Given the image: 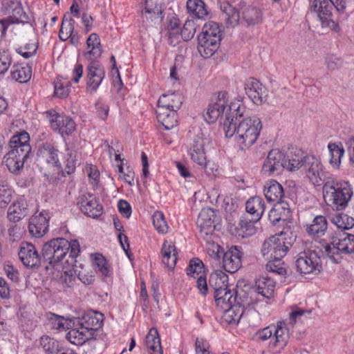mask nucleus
<instances>
[{"label":"nucleus","instance_id":"1","mask_svg":"<svg viewBox=\"0 0 354 354\" xmlns=\"http://www.w3.org/2000/svg\"><path fill=\"white\" fill-rule=\"evenodd\" d=\"M236 115L231 123L224 124V132L227 138L234 140L242 150L249 149L258 140L262 129V123L257 116Z\"/></svg>","mask_w":354,"mask_h":354},{"label":"nucleus","instance_id":"2","mask_svg":"<svg viewBox=\"0 0 354 354\" xmlns=\"http://www.w3.org/2000/svg\"><path fill=\"white\" fill-rule=\"evenodd\" d=\"M245 109L241 101L235 100L230 102L228 93L221 91L218 93L215 101L209 104L203 117L208 123L219 120L224 129V124L231 123L235 116L241 115Z\"/></svg>","mask_w":354,"mask_h":354},{"label":"nucleus","instance_id":"3","mask_svg":"<svg viewBox=\"0 0 354 354\" xmlns=\"http://www.w3.org/2000/svg\"><path fill=\"white\" fill-rule=\"evenodd\" d=\"M353 194L351 185L346 180L331 179L323 186V197L326 204L333 210L345 209Z\"/></svg>","mask_w":354,"mask_h":354},{"label":"nucleus","instance_id":"4","mask_svg":"<svg viewBox=\"0 0 354 354\" xmlns=\"http://www.w3.org/2000/svg\"><path fill=\"white\" fill-rule=\"evenodd\" d=\"M80 252L79 242L77 240H68L63 238L52 239L44 245L42 254L44 258L54 267L60 262L67 254L69 257L76 258Z\"/></svg>","mask_w":354,"mask_h":354},{"label":"nucleus","instance_id":"5","mask_svg":"<svg viewBox=\"0 0 354 354\" xmlns=\"http://www.w3.org/2000/svg\"><path fill=\"white\" fill-rule=\"evenodd\" d=\"M256 336L262 341L270 339L269 350L273 353H279L289 341V328L285 322H278L275 325H270L258 330Z\"/></svg>","mask_w":354,"mask_h":354},{"label":"nucleus","instance_id":"6","mask_svg":"<svg viewBox=\"0 0 354 354\" xmlns=\"http://www.w3.org/2000/svg\"><path fill=\"white\" fill-rule=\"evenodd\" d=\"M221 30L218 24L208 21L203 26L198 35V50L204 58L212 57L219 47Z\"/></svg>","mask_w":354,"mask_h":354},{"label":"nucleus","instance_id":"7","mask_svg":"<svg viewBox=\"0 0 354 354\" xmlns=\"http://www.w3.org/2000/svg\"><path fill=\"white\" fill-rule=\"evenodd\" d=\"M2 10L9 15L3 19H0V33L1 37H5L7 30H15V25L26 24L28 22V17L24 11L20 1L16 0H5L2 2Z\"/></svg>","mask_w":354,"mask_h":354},{"label":"nucleus","instance_id":"8","mask_svg":"<svg viewBox=\"0 0 354 354\" xmlns=\"http://www.w3.org/2000/svg\"><path fill=\"white\" fill-rule=\"evenodd\" d=\"M37 162L46 177H53L62 171L59 151L48 143L43 144L37 151Z\"/></svg>","mask_w":354,"mask_h":354},{"label":"nucleus","instance_id":"9","mask_svg":"<svg viewBox=\"0 0 354 354\" xmlns=\"http://www.w3.org/2000/svg\"><path fill=\"white\" fill-rule=\"evenodd\" d=\"M290 246V243L286 242L283 234L270 236L263 242L261 252L266 261L281 260L284 257Z\"/></svg>","mask_w":354,"mask_h":354},{"label":"nucleus","instance_id":"10","mask_svg":"<svg viewBox=\"0 0 354 354\" xmlns=\"http://www.w3.org/2000/svg\"><path fill=\"white\" fill-rule=\"evenodd\" d=\"M295 266L301 274H318L322 269V263L316 251L306 250L297 254Z\"/></svg>","mask_w":354,"mask_h":354},{"label":"nucleus","instance_id":"11","mask_svg":"<svg viewBox=\"0 0 354 354\" xmlns=\"http://www.w3.org/2000/svg\"><path fill=\"white\" fill-rule=\"evenodd\" d=\"M304 169L309 180L315 186H320L329 180V174L325 171L320 160L313 155L305 156Z\"/></svg>","mask_w":354,"mask_h":354},{"label":"nucleus","instance_id":"12","mask_svg":"<svg viewBox=\"0 0 354 354\" xmlns=\"http://www.w3.org/2000/svg\"><path fill=\"white\" fill-rule=\"evenodd\" d=\"M324 252L333 263H338L340 259L339 252L346 254L354 252V235L347 234L335 240L333 243L324 247Z\"/></svg>","mask_w":354,"mask_h":354},{"label":"nucleus","instance_id":"13","mask_svg":"<svg viewBox=\"0 0 354 354\" xmlns=\"http://www.w3.org/2000/svg\"><path fill=\"white\" fill-rule=\"evenodd\" d=\"M334 6L328 0H314L311 10L317 14L323 28H329L332 30L338 32L339 27L332 19V10Z\"/></svg>","mask_w":354,"mask_h":354},{"label":"nucleus","instance_id":"14","mask_svg":"<svg viewBox=\"0 0 354 354\" xmlns=\"http://www.w3.org/2000/svg\"><path fill=\"white\" fill-rule=\"evenodd\" d=\"M209 144V138L203 133L196 136L190 143L187 153L191 160L198 165L207 163L206 147Z\"/></svg>","mask_w":354,"mask_h":354},{"label":"nucleus","instance_id":"15","mask_svg":"<svg viewBox=\"0 0 354 354\" xmlns=\"http://www.w3.org/2000/svg\"><path fill=\"white\" fill-rule=\"evenodd\" d=\"M217 221V215L213 209L209 207L202 209L196 223L200 229L201 236L208 239L216 228Z\"/></svg>","mask_w":354,"mask_h":354},{"label":"nucleus","instance_id":"16","mask_svg":"<svg viewBox=\"0 0 354 354\" xmlns=\"http://www.w3.org/2000/svg\"><path fill=\"white\" fill-rule=\"evenodd\" d=\"M104 77V68L97 62L92 61L86 68V92L95 93Z\"/></svg>","mask_w":354,"mask_h":354},{"label":"nucleus","instance_id":"17","mask_svg":"<svg viewBox=\"0 0 354 354\" xmlns=\"http://www.w3.org/2000/svg\"><path fill=\"white\" fill-rule=\"evenodd\" d=\"M51 128L62 135L71 134L76 128L74 120L65 115L58 114L54 111L48 112Z\"/></svg>","mask_w":354,"mask_h":354},{"label":"nucleus","instance_id":"18","mask_svg":"<svg viewBox=\"0 0 354 354\" xmlns=\"http://www.w3.org/2000/svg\"><path fill=\"white\" fill-rule=\"evenodd\" d=\"M285 154L279 149L271 150L266 158L262 170L268 176L279 174L284 169Z\"/></svg>","mask_w":354,"mask_h":354},{"label":"nucleus","instance_id":"19","mask_svg":"<svg viewBox=\"0 0 354 354\" xmlns=\"http://www.w3.org/2000/svg\"><path fill=\"white\" fill-rule=\"evenodd\" d=\"M245 91L248 97L256 104L266 101L267 88L257 79L249 78L245 83Z\"/></svg>","mask_w":354,"mask_h":354},{"label":"nucleus","instance_id":"20","mask_svg":"<svg viewBox=\"0 0 354 354\" xmlns=\"http://www.w3.org/2000/svg\"><path fill=\"white\" fill-rule=\"evenodd\" d=\"M77 205L82 213L89 217L97 218L102 214V206L97 201L95 196L90 193L81 195Z\"/></svg>","mask_w":354,"mask_h":354},{"label":"nucleus","instance_id":"21","mask_svg":"<svg viewBox=\"0 0 354 354\" xmlns=\"http://www.w3.org/2000/svg\"><path fill=\"white\" fill-rule=\"evenodd\" d=\"M19 257L23 264L28 268H35L40 263V256L35 245L28 242L21 244Z\"/></svg>","mask_w":354,"mask_h":354},{"label":"nucleus","instance_id":"22","mask_svg":"<svg viewBox=\"0 0 354 354\" xmlns=\"http://www.w3.org/2000/svg\"><path fill=\"white\" fill-rule=\"evenodd\" d=\"M48 228V216L46 212H40L32 216L28 225V230L33 236H43Z\"/></svg>","mask_w":354,"mask_h":354},{"label":"nucleus","instance_id":"23","mask_svg":"<svg viewBox=\"0 0 354 354\" xmlns=\"http://www.w3.org/2000/svg\"><path fill=\"white\" fill-rule=\"evenodd\" d=\"M16 150L10 149L4 156L3 162L10 172L19 174L23 169L24 162L28 156L21 154Z\"/></svg>","mask_w":354,"mask_h":354},{"label":"nucleus","instance_id":"24","mask_svg":"<svg viewBox=\"0 0 354 354\" xmlns=\"http://www.w3.org/2000/svg\"><path fill=\"white\" fill-rule=\"evenodd\" d=\"M162 264L169 270H173L178 260V252L172 241H165L160 250Z\"/></svg>","mask_w":354,"mask_h":354},{"label":"nucleus","instance_id":"25","mask_svg":"<svg viewBox=\"0 0 354 354\" xmlns=\"http://www.w3.org/2000/svg\"><path fill=\"white\" fill-rule=\"evenodd\" d=\"M224 269L230 273H234L241 266V252L236 246L230 248L223 255Z\"/></svg>","mask_w":354,"mask_h":354},{"label":"nucleus","instance_id":"26","mask_svg":"<svg viewBox=\"0 0 354 354\" xmlns=\"http://www.w3.org/2000/svg\"><path fill=\"white\" fill-rule=\"evenodd\" d=\"M10 149H17L19 153L28 156L31 151L30 136L22 131L13 135L9 142Z\"/></svg>","mask_w":354,"mask_h":354},{"label":"nucleus","instance_id":"27","mask_svg":"<svg viewBox=\"0 0 354 354\" xmlns=\"http://www.w3.org/2000/svg\"><path fill=\"white\" fill-rule=\"evenodd\" d=\"M103 320V314L91 310L83 315L80 324L87 330H90V333L93 336V332L100 328L102 326Z\"/></svg>","mask_w":354,"mask_h":354},{"label":"nucleus","instance_id":"28","mask_svg":"<svg viewBox=\"0 0 354 354\" xmlns=\"http://www.w3.org/2000/svg\"><path fill=\"white\" fill-rule=\"evenodd\" d=\"M28 214L27 201L21 198L9 207L7 216L9 221L16 223L26 217Z\"/></svg>","mask_w":354,"mask_h":354},{"label":"nucleus","instance_id":"29","mask_svg":"<svg viewBox=\"0 0 354 354\" xmlns=\"http://www.w3.org/2000/svg\"><path fill=\"white\" fill-rule=\"evenodd\" d=\"M162 5L160 0H145L142 18L147 21H160L162 17Z\"/></svg>","mask_w":354,"mask_h":354},{"label":"nucleus","instance_id":"30","mask_svg":"<svg viewBox=\"0 0 354 354\" xmlns=\"http://www.w3.org/2000/svg\"><path fill=\"white\" fill-rule=\"evenodd\" d=\"M274 207L268 213V218L272 224L281 220L286 221L290 217L289 204L283 201L274 203Z\"/></svg>","mask_w":354,"mask_h":354},{"label":"nucleus","instance_id":"31","mask_svg":"<svg viewBox=\"0 0 354 354\" xmlns=\"http://www.w3.org/2000/svg\"><path fill=\"white\" fill-rule=\"evenodd\" d=\"M263 193L269 203L282 201L284 196L282 185L274 180H270L265 184Z\"/></svg>","mask_w":354,"mask_h":354},{"label":"nucleus","instance_id":"32","mask_svg":"<svg viewBox=\"0 0 354 354\" xmlns=\"http://www.w3.org/2000/svg\"><path fill=\"white\" fill-rule=\"evenodd\" d=\"M156 113L158 122L163 126L165 129L170 130L176 127L178 123L176 111L165 108H158Z\"/></svg>","mask_w":354,"mask_h":354},{"label":"nucleus","instance_id":"33","mask_svg":"<svg viewBox=\"0 0 354 354\" xmlns=\"http://www.w3.org/2000/svg\"><path fill=\"white\" fill-rule=\"evenodd\" d=\"M245 209L252 216V220L259 221L265 211V203L259 196L250 198L245 204Z\"/></svg>","mask_w":354,"mask_h":354},{"label":"nucleus","instance_id":"34","mask_svg":"<svg viewBox=\"0 0 354 354\" xmlns=\"http://www.w3.org/2000/svg\"><path fill=\"white\" fill-rule=\"evenodd\" d=\"M182 104V97L178 93H171L162 95L158 101V108H165L177 111Z\"/></svg>","mask_w":354,"mask_h":354},{"label":"nucleus","instance_id":"35","mask_svg":"<svg viewBox=\"0 0 354 354\" xmlns=\"http://www.w3.org/2000/svg\"><path fill=\"white\" fill-rule=\"evenodd\" d=\"M209 286L214 289V294L223 291L229 287L228 276L221 270H216L209 276Z\"/></svg>","mask_w":354,"mask_h":354},{"label":"nucleus","instance_id":"36","mask_svg":"<svg viewBox=\"0 0 354 354\" xmlns=\"http://www.w3.org/2000/svg\"><path fill=\"white\" fill-rule=\"evenodd\" d=\"M88 50L84 53V57L88 60H93L101 55L100 40L96 33L89 35L86 41Z\"/></svg>","mask_w":354,"mask_h":354},{"label":"nucleus","instance_id":"37","mask_svg":"<svg viewBox=\"0 0 354 354\" xmlns=\"http://www.w3.org/2000/svg\"><path fill=\"white\" fill-rule=\"evenodd\" d=\"M255 286L259 295L269 299L274 293L275 282L270 277L262 276L256 281Z\"/></svg>","mask_w":354,"mask_h":354},{"label":"nucleus","instance_id":"38","mask_svg":"<svg viewBox=\"0 0 354 354\" xmlns=\"http://www.w3.org/2000/svg\"><path fill=\"white\" fill-rule=\"evenodd\" d=\"M89 331L80 325L79 328L70 330L67 333L66 338L73 344L82 345L93 337Z\"/></svg>","mask_w":354,"mask_h":354},{"label":"nucleus","instance_id":"39","mask_svg":"<svg viewBox=\"0 0 354 354\" xmlns=\"http://www.w3.org/2000/svg\"><path fill=\"white\" fill-rule=\"evenodd\" d=\"M223 310V321L229 324H237L241 318L244 317L245 310L239 304H234Z\"/></svg>","mask_w":354,"mask_h":354},{"label":"nucleus","instance_id":"40","mask_svg":"<svg viewBox=\"0 0 354 354\" xmlns=\"http://www.w3.org/2000/svg\"><path fill=\"white\" fill-rule=\"evenodd\" d=\"M327 227L328 223L325 216H317L310 224L306 225V230L310 235L321 236L324 234Z\"/></svg>","mask_w":354,"mask_h":354},{"label":"nucleus","instance_id":"41","mask_svg":"<svg viewBox=\"0 0 354 354\" xmlns=\"http://www.w3.org/2000/svg\"><path fill=\"white\" fill-rule=\"evenodd\" d=\"M215 301L219 308L226 309L235 304L236 297L234 292L229 288L224 289L223 291H218L214 294Z\"/></svg>","mask_w":354,"mask_h":354},{"label":"nucleus","instance_id":"42","mask_svg":"<svg viewBox=\"0 0 354 354\" xmlns=\"http://www.w3.org/2000/svg\"><path fill=\"white\" fill-rule=\"evenodd\" d=\"M328 149L330 154V165L334 168H339L345 152L342 143L329 142Z\"/></svg>","mask_w":354,"mask_h":354},{"label":"nucleus","instance_id":"43","mask_svg":"<svg viewBox=\"0 0 354 354\" xmlns=\"http://www.w3.org/2000/svg\"><path fill=\"white\" fill-rule=\"evenodd\" d=\"M31 68L21 64L14 65L10 72L11 78L19 83L27 82L31 78Z\"/></svg>","mask_w":354,"mask_h":354},{"label":"nucleus","instance_id":"44","mask_svg":"<svg viewBox=\"0 0 354 354\" xmlns=\"http://www.w3.org/2000/svg\"><path fill=\"white\" fill-rule=\"evenodd\" d=\"M93 267L95 272L103 277H109L112 271L106 259L100 254H95L93 257Z\"/></svg>","mask_w":354,"mask_h":354},{"label":"nucleus","instance_id":"45","mask_svg":"<svg viewBox=\"0 0 354 354\" xmlns=\"http://www.w3.org/2000/svg\"><path fill=\"white\" fill-rule=\"evenodd\" d=\"M146 346L152 351L151 354H163L160 339L156 328H151L146 336Z\"/></svg>","mask_w":354,"mask_h":354},{"label":"nucleus","instance_id":"46","mask_svg":"<svg viewBox=\"0 0 354 354\" xmlns=\"http://www.w3.org/2000/svg\"><path fill=\"white\" fill-rule=\"evenodd\" d=\"M241 18L248 25L259 24L261 21V12L255 7L246 6L241 11Z\"/></svg>","mask_w":354,"mask_h":354},{"label":"nucleus","instance_id":"47","mask_svg":"<svg viewBox=\"0 0 354 354\" xmlns=\"http://www.w3.org/2000/svg\"><path fill=\"white\" fill-rule=\"evenodd\" d=\"M186 7L189 13L198 19H202L208 14L206 6L202 0H188Z\"/></svg>","mask_w":354,"mask_h":354},{"label":"nucleus","instance_id":"48","mask_svg":"<svg viewBox=\"0 0 354 354\" xmlns=\"http://www.w3.org/2000/svg\"><path fill=\"white\" fill-rule=\"evenodd\" d=\"M305 156L301 154L292 153V152L285 155L284 169L290 171H294L300 167H304Z\"/></svg>","mask_w":354,"mask_h":354},{"label":"nucleus","instance_id":"49","mask_svg":"<svg viewBox=\"0 0 354 354\" xmlns=\"http://www.w3.org/2000/svg\"><path fill=\"white\" fill-rule=\"evenodd\" d=\"M54 95L63 98L68 96L71 89V82L67 79L57 77L54 82Z\"/></svg>","mask_w":354,"mask_h":354},{"label":"nucleus","instance_id":"50","mask_svg":"<svg viewBox=\"0 0 354 354\" xmlns=\"http://www.w3.org/2000/svg\"><path fill=\"white\" fill-rule=\"evenodd\" d=\"M75 21L72 18H68L64 15L62 19L61 28L59 32V37L61 40L66 41L74 33V26Z\"/></svg>","mask_w":354,"mask_h":354},{"label":"nucleus","instance_id":"51","mask_svg":"<svg viewBox=\"0 0 354 354\" xmlns=\"http://www.w3.org/2000/svg\"><path fill=\"white\" fill-rule=\"evenodd\" d=\"M331 222L341 230H349L354 226V218L346 214H338L333 216Z\"/></svg>","mask_w":354,"mask_h":354},{"label":"nucleus","instance_id":"52","mask_svg":"<svg viewBox=\"0 0 354 354\" xmlns=\"http://www.w3.org/2000/svg\"><path fill=\"white\" fill-rule=\"evenodd\" d=\"M40 345L46 354H57L61 351L59 342L48 336L41 337Z\"/></svg>","mask_w":354,"mask_h":354},{"label":"nucleus","instance_id":"53","mask_svg":"<svg viewBox=\"0 0 354 354\" xmlns=\"http://www.w3.org/2000/svg\"><path fill=\"white\" fill-rule=\"evenodd\" d=\"M204 266L198 259L191 260L189 267L187 268V275L197 278L198 276L204 275Z\"/></svg>","mask_w":354,"mask_h":354},{"label":"nucleus","instance_id":"54","mask_svg":"<svg viewBox=\"0 0 354 354\" xmlns=\"http://www.w3.org/2000/svg\"><path fill=\"white\" fill-rule=\"evenodd\" d=\"M153 224L156 230L161 234H165L168 230V225L165 216L161 212H156L153 215Z\"/></svg>","mask_w":354,"mask_h":354},{"label":"nucleus","instance_id":"55","mask_svg":"<svg viewBox=\"0 0 354 354\" xmlns=\"http://www.w3.org/2000/svg\"><path fill=\"white\" fill-rule=\"evenodd\" d=\"M254 221L252 220L250 222L241 221L239 224V227L237 229V233L239 236L245 238L250 236L256 233V227L254 225Z\"/></svg>","mask_w":354,"mask_h":354},{"label":"nucleus","instance_id":"56","mask_svg":"<svg viewBox=\"0 0 354 354\" xmlns=\"http://www.w3.org/2000/svg\"><path fill=\"white\" fill-rule=\"evenodd\" d=\"M225 20L230 26H234L241 20L240 12L230 5L225 7Z\"/></svg>","mask_w":354,"mask_h":354},{"label":"nucleus","instance_id":"57","mask_svg":"<svg viewBox=\"0 0 354 354\" xmlns=\"http://www.w3.org/2000/svg\"><path fill=\"white\" fill-rule=\"evenodd\" d=\"M37 50V46L35 42H29L22 46L16 48V52L24 58H29L34 56Z\"/></svg>","mask_w":354,"mask_h":354},{"label":"nucleus","instance_id":"58","mask_svg":"<svg viewBox=\"0 0 354 354\" xmlns=\"http://www.w3.org/2000/svg\"><path fill=\"white\" fill-rule=\"evenodd\" d=\"M13 191L8 185L0 184V207H5L12 200Z\"/></svg>","mask_w":354,"mask_h":354},{"label":"nucleus","instance_id":"59","mask_svg":"<svg viewBox=\"0 0 354 354\" xmlns=\"http://www.w3.org/2000/svg\"><path fill=\"white\" fill-rule=\"evenodd\" d=\"M268 261V262L266 266L267 271L276 273L281 276H284L287 274V270L281 262V260H270Z\"/></svg>","mask_w":354,"mask_h":354},{"label":"nucleus","instance_id":"60","mask_svg":"<svg viewBox=\"0 0 354 354\" xmlns=\"http://www.w3.org/2000/svg\"><path fill=\"white\" fill-rule=\"evenodd\" d=\"M66 320L55 314H50L48 318V325L52 328L58 330L66 329Z\"/></svg>","mask_w":354,"mask_h":354},{"label":"nucleus","instance_id":"61","mask_svg":"<svg viewBox=\"0 0 354 354\" xmlns=\"http://www.w3.org/2000/svg\"><path fill=\"white\" fill-rule=\"evenodd\" d=\"M12 60L8 51L0 50V74H5L10 68Z\"/></svg>","mask_w":354,"mask_h":354},{"label":"nucleus","instance_id":"62","mask_svg":"<svg viewBox=\"0 0 354 354\" xmlns=\"http://www.w3.org/2000/svg\"><path fill=\"white\" fill-rule=\"evenodd\" d=\"M243 318L248 322L249 325L252 327L258 326L261 320L260 314L253 309L245 310Z\"/></svg>","mask_w":354,"mask_h":354},{"label":"nucleus","instance_id":"63","mask_svg":"<svg viewBox=\"0 0 354 354\" xmlns=\"http://www.w3.org/2000/svg\"><path fill=\"white\" fill-rule=\"evenodd\" d=\"M196 28L194 21H186L180 31V36L185 40L192 39L195 33Z\"/></svg>","mask_w":354,"mask_h":354},{"label":"nucleus","instance_id":"64","mask_svg":"<svg viewBox=\"0 0 354 354\" xmlns=\"http://www.w3.org/2000/svg\"><path fill=\"white\" fill-rule=\"evenodd\" d=\"M196 354H213L210 350L209 342L203 339L197 338L195 343Z\"/></svg>","mask_w":354,"mask_h":354}]
</instances>
